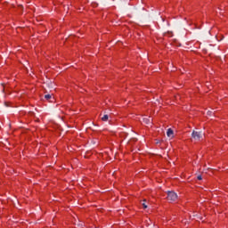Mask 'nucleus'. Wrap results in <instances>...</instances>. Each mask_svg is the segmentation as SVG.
Returning <instances> with one entry per match:
<instances>
[{
	"label": "nucleus",
	"mask_w": 228,
	"mask_h": 228,
	"mask_svg": "<svg viewBox=\"0 0 228 228\" xmlns=\"http://www.w3.org/2000/svg\"><path fill=\"white\" fill-rule=\"evenodd\" d=\"M167 200H169V202H175V200H177V194L174 191H168Z\"/></svg>",
	"instance_id": "f257e3e1"
},
{
	"label": "nucleus",
	"mask_w": 228,
	"mask_h": 228,
	"mask_svg": "<svg viewBox=\"0 0 228 228\" xmlns=\"http://www.w3.org/2000/svg\"><path fill=\"white\" fill-rule=\"evenodd\" d=\"M138 142V139L132 138L128 141V146L133 147L136 142Z\"/></svg>",
	"instance_id": "f03ea898"
},
{
	"label": "nucleus",
	"mask_w": 228,
	"mask_h": 228,
	"mask_svg": "<svg viewBox=\"0 0 228 228\" xmlns=\"http://www.w3.org/2000/svg\"><path fill=\"white\" fill-rule=\"evenodd\" d=\"M192 138L194 140H200V134H199V132L193 131L192 132Z\"/></svg>",
	"instance_id": "7ed1b4c3"
},
{
	"label": "nucleus",
	"mask_w": 228,
	"mask_h": 228,
	"mask_svg": "<svg viewBox=\"0 0 228 228\" xmlns=\"http://www.w3.org/2000/svg\"><path fill=\"white\" fill-rule=\"evenodd\" d=\"M164 37H167V38H172V37H174V32L167 31V32L164 33Z\"/></svg>",
	"instance_id": "20e7f679"
},
{
	"label": "nucleus",
	"mask_w": 228,
	"mask_h": 228,
	"mask_svg": "<svg viewBox=\"0 0 228 228\" xmlns=\"http://www.w3.org/2000/svg\"><path fill=\"white\" fill-rule=\"evenodd\" d=\"M167 135L170 138L172 136H174V130H172V128H169L167 132Z\"/></svg>",
	"instance_id": "39448f33"
},
{
	"label": "nucleus",
	"mask_w": 228,
	"mask_h": 228,
	"mask_svg": "<svg viewBox=\"0 0 228 228\" xmlns=\"http://www.w3.org/2000/svg\"><path fill=\"white\" fill-rule=\"evenodd\" d=\"M45 99H46V101H49V102H53V101H51L53 99V95L51 94L45 95Z\"/></svg>",
	"instance_id": "423d86ee"
},
{
	"label": "nucleus",
	"mask_w": 228,
	"mask_h": 228,
	"mask_svg": "<svg viewBox=\"0 0 228 228\" xmlns=\"http://www.w3.org/2000/svg\"><path fill=\"white\" fill-rule=\"evenodd\" d=\"M145 202H147V200H143L142 202H141L143 209H147V203H145Z\"/></svg>",
	"instance_id": "0eeeda50"
},
{
	"label": "nucleus",
	"mask_w": 228,
	"mask_h": 228,
	"mask_svg": "<svg viewBox=\"0 0 228 228\" xmlns=\"http://www.w3.org/2000/svg\"><path fill=\"white\" fill-rule=\"evenodd\" d=\"M108 118H109V116H108V115H104V116L102 118V122H108Z\"/></svg>",
	"instance_id": "6e6552de"
},
{
	"label": "nucleus",
	"mask_w": 228,
	"mask_h": 228,
	"mask_svg": "<svg viewBox=\"0 0 228 228\" xmlns=\"http://www.w3.org/2000/svg\"><path fill=\"white\" fill-rule=\"evenodd\" d=\"M197 179H198V181H202V175H199V176L197 177Z\"/></svg>",
	"instance_id": "1a4fd4ad"
}]
</instances>
